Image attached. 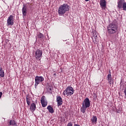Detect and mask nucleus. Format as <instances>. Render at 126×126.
I'll use <instances>...</instances> for the list:
<instances>
[{
    "label": "nucleus",
    "instance_id": "1",
    "mask_svg": "<svg viewBox=\"0 0 126 126\" xmlns=\"http://www.w3.org/2000/svg\"><path fill=\"white\" fill-rule=\"evenodd\" d=\"M107 29L109 35H113L118 31V26L114 23H110L107 26Z\"/></svg>",
    "mask_w": 126,
    "mask_h": 126
},
{
    "label": "nucleus",
    "instance_id": "2",
    "mask_svg": "<svg viewBox=\"0 0 126 126\" xmlns=\"http://www.w3.org/2000/svg\"><path fill=\"white\" fill-rule=\"evenodd\" d=\"M69 6L68 4L65 3L61 5L58 8V14L60 16H63L66 11L69 10Z\"/></svg>",
    "mask_w": 126,
    "mask_h": 126
},
{
    "label": "nucleus",
    "instance_id": "3",
    "mask_svg": "<svg viewBox=\"0 0 126 126\" xmlns=\"http://www.w3.org/2000/svg\"><path fill=\"white\" fill-rule=\"evenodd\" d=\"M90 107V100L88 97H86L82 103V107H81V112L84 114L87 108H89Z\"/></svg>",
    "mask_w": 126,
    "mask_h": 126
},
{
    "label": "nucleus",
    "instance_id": "4",
    "mask_svg": "<svg viewBox=\"0 0 126 126\" xmlns=\"http://www.w3.org/2000/svg\"><path fill=\"white\" fill-rule=\"evenodd\" d=\"M73 93H74L73 88L70 86H68L66 87L65 91H64L63 94L64 96H65V95H67V96H71Z\"/></svg>",
    "mask_w": 126,
    "mask_h": 126
},
{
    "label": "nucleus",
    "instance_id": "5",
    "mask_svg": "<svg viewBox=\"0 0 126 126\" xmlns=\"http://www.w3.org/2000/svg\"><path fill=\"white\" fill-rule=\"evenodd\" d=\"M44 80H45V79L44 78V77H43V76H36L35 77V88H36V87H37V86H38V85H39L40 83H42V81H44Z\"/></svg>",
    "mask_w": 126,
    "mask_h": 126
},
{
    "label": "nucleus",
    "instance_id": "6",
    "mask_svg": "<svg viewBox=\"0 0 126 126\" xmlns=\"http://www.w3.org/2000/svg\"><path fill=\"white\" fill-rule=\"evenodd\" d=\"M14 24V16L10 15L7 19V26H12Z\"/></svg>",
    "mask_w": 126,
    "mask_h": 126
},
{
    "label": "nucleus",
    "instance_id": "7",
    "mask_svg": "<svg viewBox=\"0 0 126 126\" xmlns=\"http://www.w3.org/2000/svg\"><path fill=\"white\" fill-rule=\"evenodd\" d=\"M43 52L40 49H37L35 52V58L38 61H41Z\"/></svg>",
    "mask_w": 126,
    "mask_h": 126
},
{
    "label": "nucleus",
    "instance_id": "8",
    "mask_svg": "<svg viewBox=\"0 0 126 126\" xmlns=\"http://www.w3.org/2000/svg\"><path fill=\"white\" fill-rule=\"evenodd\" d=\"M56 102H57L58 107H60V106H62L63 105V98L61 95H57L56 96Z\"/></svg>",
    "mask_w": 126,
    "mask_h": 126
},
{
    "label": "nucleus",
    "instance_id": "9",
    "mask_svg": "<svg viewBox=\"0 0 126 126\" xmlns=\"http://www.w3.org/2000/svg\"><path fill=\"white\" fill-rule=\"evenodd\" d=\"M99 4L102 9H106V6H107V2L106 1V0H100Z\"/></svg>",
    "mask_w": 126,
    "mask_h": 126
},
{
    "label": "nucleus",
    "instance_id": "10",
    "mask_svg": "<svg viewBox=\"0 0 126 126\" xmlns=\"http://www.w3.org/2000/svg\"><path fill=\"white\" fill-rule=\"evenodd\" d=\"M40 102L43 108H45V107H46L48 104V102H47V101H45V96L44 95L41 97Z\"/></svg>",
    "mask_w": 126,
    "mask_h": 126
},
{
    "label": "nucleus",
    "instance_id": "11",
    "mask_svg": "<svg viewBox=\"0 0 126 126\" xmlns=\"http://www.w3.org/2000/svg\"><path fill=\"white\" fill-rule=\"evenodd\" d=\"M125 0H120L117 2L118 3V7L119 8V9H121V8H123V6L124 5V3H125Z\"/></svg>",
    "mask_w": 126,
    "mask_h": 126
},
{
    "label": "nucleus",
    "instance_id": "12",
    "mask_svg": "<svg viewBox=\"0 0 126 126\" xmlns=\"http://www.w3.org/2000/svg\"><path fill=\"white\" fill-rule=\"evenodd\" d=\"M30 110L32 113L33 112H35V110H36V104L35 103H32L31 105Z\"/></svg>",
    "mask_w": 126,
    "mask_h": 126
},
{
    "label": "nucleus",
    "instance_id": "13",
    "mask_svg": "<svg viewBox=\"0 0 126 126\" xmlns=\"http://www.w3.org/2000/svg\"><path fill=\"white\" fill-rule=\"evenodd\" d=\"M22 13L23 16H26V14L27 13V9L24 6L22 8Z\"/></svg>",
    "mask_w": 126,
    "mask_h": 126
},
{
    "label": "nucleus",
    "instance_id": "14",
    "mask_svg": "<svg viewBox=\"0 0 126 126\" xmlns=\"http://www.w3.org/2000/svg\"><path fill=\"white\" fill-rule=\"evenodd\" d=\"M91 121L93 124H96L97 123V117L93 116L91 119Z\"/></svg>",
    "mask_w": 126,
    "mask_h": 126
},
{
    "label": "nucleus",
    "instance_id": "15",
    "mask_svg": "<svg viewBox=\"0 0 126 126\" xmlns=\"http://www.w3.org/2000/svg\"><path fill=\"white\" fill-rule=\"evenodd\" d=\"M0 77H4V71L1 67H0Z\"/></svg>",
    "mask_w": 126,
    "mask_h": 126
},
{
    "label": "nucleus",
    "instance_id": "16",
    "mask_svg": "<svg viewBox=\"0 0 126 126\" xmlns=\"http://www.w3.org/2000/svg\"><path fill=\"white\" fill-rule=\"evenodd\" d=\"M17 124L14 120H10L9 122L8 126H17Z\"/></svg>",
    "mask_w": 126,
    "mask_h": 126
},
{
    "label": "nucleus",
    "instance_id": "17",
    "mask_svg": "<svg viewBox=\"0 0 126 126\" xmlns=\"http://www.w3.org/2000/svg\"><path fill=\"white\" fill-rule=\"evenodd\" d=\"M47 110H48L49 113L53 114L54 113V109L51 105H49L47 107Z\"/></svg>",
    "mask_w": 126,
    "mask_h": 126
},
{
    "label": "nucleus",
    "instance_id": "18",
    "mask_svg": "<svg viewBox=\"0 0 126 126\" xmlns=\"http://www.w3.org/2000/svg\"><path fill=\"white\" fill-rule=\"evenodd\" d=\"M93 36L95 40H97V38H98V35L96 32H93Z\"/></svg>",
    "mask_w": 126,
    "mask_h": 126
},
{
    "label": "nucleus",
    "instance_id": "19",
    "mask_svg": "<svg viewBox=\"0 0 126 126\" xmlns=\"http://www.w3.org/2000/svg\"><path fill=\"white\" fill-rule=\"evenodd\" d=\"M38 38L39 39H41V38H43L44 37V34H42V33L40 32L38 35H37Z\"/></svg>",
    "mask_w": 126,
    "mask_h": 126
},
{
    "label": "nucleus",
    "instance_id": "20",
    "mask_svg": "<svg viewBox=\"0 0 126 126\" xmlns=\"http://www.w3.org/2000/svg\"><path fill=\"white\" fill-rule=\"evenodd\" d=\"M107 80H112V75L111 74V72L107 75Z\"/></svg>",
    "mask_w": 126,
    "mask_h": 126
},
{
    "label": "nucleus",
    "instance_id": "21",
    "mask_svg": "<svg viewBox=\"0 0 126 126\" xmlns=\"http://www.w3.org/2000/svg\"><path fill=\"white\" fill-rule=\"evenodd\" d=\"M27 104L28 106H30V99L28 97H26Z\"/></svg>",
    "mask_w": 126,
    "mask_h": 126
},
{
    "label": "nucleus",
    "instance_id": "22",
    "mask_svg": "<svg viewBox=\"0 0 126 126\" xmlns=\"http://www.w3.org/2000/svg\"><path fill=\"white\" fill-rule=\"evenodd\" d=\"M122 8H123V10H125V11H126V2L124 3Z\"/></svg>",
    "mask_w": 126,
    "mask_h": 126
},
{
    "label": "nucleus",
    "instance_id": "23",
    "mask_svg": "<svg viewBox=\"0 0 126 126\" xmlns=\"http://www.w3.org/2000/svg\"><path fill=\"white\" fill-rule=\"evenodd\" d=\"M67 126H72V123H71V122L68 123Z\"/></svg>",
    "mask_w": 126,
    "mask_h": 126
},
{
    "label": "nucleus",
    "instance_id": "24",
    "mask_svg": "<svg viewBox=\"0 0 126 126\" xmlns=\"http://www.w3.org/2000/svg\"><path fill=\"white\" fill-rule=\"evenodd\" d=\"M94 98H97V94L96 93H94Z\"/></svg>",
    "mask_w": 126,
    "mask_h": 126
},
{
    "label": "nucleus",
    "instance_id": "25",
    "mask_svg": "<svg viewBox=\"0 0 126 126\" xmlns=\"http://www.w3.org/2000/svg\"><path fill=\"white\" fill-rule=\"evenodd\" d=\"M108 83H109L110 85H111L112 83V80H108Z\"/></svg>",
    "mask_w": 126,
    "mask_h": 126
},
{
    "label": "nucleus",
    "instance_id": "26",
    "mask_svg": "<svg viewBox=\"0 0 126 126\" xmlns=\"http://www.w3.org/2000/svg\"><path fill=\"white\" fill-rule=\"evenodd\" d=\"M1 96H2V93L0 92V99L1 98Z\"/></svg>",
    "mask_w": 126,
    "mask_h": 126
},
{
    "label": "nucleus",
    "instance_id": "27",
    "mask_svg": "<svg viewBox=\"0 0 126 126\" xmlns=\"http://www.w3.org/2000/svg\"><path fill=\"white\" fill-rule=\"evenodd\" d=\"M74 126H80L79 125L74 124Z\"/></svg>",
    "mask_w": 126,
    "mask_h": 126
},
{
    "label": "nucleus",
    "instance_id": "28",
    "mask_svg": "<svg viewBox=\"0 0 126 126\" xmlns=\"http://www.w3.org/2000/svg\"><path fill=\"white\" fill-rule=\"evenodd\" d=\"M85 0V1H89V0Z\"/></svg>",
    "mask_w": 126,
    "mask_h": 126
},
{
    "label": "nucleus",
    "instance_id": "29",
    "mask_svg": "<svg viewBox=\"0 0 126 126\" xmlns=\"http://www.w3.org/2000/svg\"><path fill=\"white\" fill-rule=\"evenodd\" d=\"M53 75H57V74H56V73H54V74H53Z\"/></svg>",
    "mask_w": 126,
    "mask_h": 126
},
{
    "label": "nucleus",
    "instance_id": "30",
    "mask_svg": "<svg viewBox=\"0 0 126 126\" xmlns=\"http://www.w3.org/2000/svg\"><path fill=\"white\" fill-rule=\"evenodd\" d=\"M50 90H51V89H50Z\"/></svg>",
    "mask_w": 126,
    "mask_h": 126
}]
</instances>
